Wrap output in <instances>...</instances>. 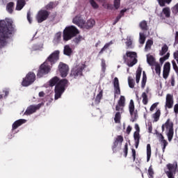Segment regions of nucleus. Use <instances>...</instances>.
<instances>
[{
	"label": "nucleus",
	"instance_id": "obj_1",
	"mask_svg": "<svg viewBox=\"0 0 178 178\" xmlns=\"http://www.w3.org/2000/svg\"><path fill=\"white\" fill-rule=\"evenodd\" d=\"M49 84L51 87H54V86L56 84L55 87L54 95V99L56 100L59 99V98H60V97L62 96V94L65 92V86L67 84V80H59V78H58V76H54L49 81Z\"/></svg>",
	"mask_w": 178,
	"mask_h": 178
},
{
	"label": "nucleus",
	"instance_id": "obj_2",
	"mask_svg": "<svg viewBox=\"0 0 178 178\" xmlns=\"http://www.w3.org/2000/svg\"><path fill=\"white\" fill-rule=\"evenodd\" d=\"M5 23L6 26L0 30V47H3V45H5V38L10 37L13 33V26L12 25L13 21L7 18L5 19Z\"/></svg>",
	"mask_w": 178,
	"mask_h": 178
},
{
	"label": "nucleus",
	"instance_id": "obj_3",
	"mask_svg": "<svg viewBox=\"0 0 178 178\" xmlns=\"http://www.w3.org/2000/svg\"><path fill=\"white\" fill-rule=\"evenodd\" d=\"M76 34H79V29L77 28L74 26H67L63 31V40L69 41V40H72Z\"/></svg>",
	"mask_w": 178,
	"mask_h": 178
},
{
	"label": "nucleus",
	"instance_id": "obj_4",
	"mask_svg": "<svg viewBox=\"0 0 178 178\" xmlns=\"http://www.w3.org/2000/svg\"><path fill=\"white\" fill-rule=\"evenodd\" d=\"M137 53L134 51H127L124 56V59L129 67H133L137 63Z\"/></svg>",
	"mask_w": 178,
	"mask_h": 178
},
{
	"label": "nucleus",
	"instance_id": "obj_5",
	"mask_svg": "<svg viewBox=\"0 0 178 178\" xmlns=\"http://www.w3.org/2000/svg\"><path fill=\"white\" fill-rule=\"evenodd\" d=\"M162 131L166 132L168 141H170L173 138V122L170 120H168L165 124L162 125Z\"/></svg>",
	"mask_w": 178,
	"mask_h": 178
},
{
	"label": "nucleus",
	"instance_id": "obj_6",
	"mask_svg": "<svg viewBox=\"0 0 178 178\" xmlns=\"http://www.w3.org/2000/svg\"><path fill=\"white\" fill-rule=\"evenodd\" d=\"M34 81H35V74L33 72H29L23 79L22 86L23 87H29V86H31Z\"/></svg>",
	"mask_w": 178,
	"mask_h": 178
},
{
	"label": "nucleus",
	"instance_id": "obj_7",
	"mask_svg": "<svg viewBox=\"0 0 178 178\" xmlns=\"http://www.w3.org/2000/svg\"><path fill=\"white\" fill-rule=\"evenodd\" d=\"M51 67L49 65V61L46 60L44 63H43L38 70V77H42V76L45 74H48L49 72H51Z\"/></svg>",
	"mask_w": 178,
	"mask_h": 178
},
{
	"label": "nucleus",
	"instance_id": "obj_8",
	"mask_svg": "<svg viewBox=\"0 0 178 178\" xmlns=\"http://www.w3.org/2000/svg\"><path fill=\"white\" fill-rule=\"evenodd\" d=\"M176 169H177V163L167 165V168H165V172L168 178H175Z\"/></svg>",
	"mask_w": 178,
	"mask_h": 178
},
{
	"label": "nucleus",
	"instance_id": "obj_9",
	"mask_svg": "<svg viewBox=\"0 0 178 178\" xmlns=\"http://www.w3.org/2000/svg\"><path fill=\"white\" fill-rule=\"evenodd\" d=\"M60 55V51L56 50L53 51L47 58V61L49 62L51 65H55L58 60H59Z\"/></svg>",
	"mask_w": 178,
	"mask_h": 178
},
{
	"label": "nucleus",
	"instance_id": "obj_10",
	"mask_svg": "<svg viewBox=\"0 0 178 178\" xmlns=\"http://www.w3.org/2000/svg\"><path fill=\"white\" fill-rule=\"evenodd\" d=\"M83 72V67L81 65H75L72 67L71 70L70 76L74 77V79H77L81 76Z\"/></svg>",
	"mask_w": 178,
	"mask_h": 178
},
{
	"label": "nucleus",
	"instance_id": "obj_11",
	"mask_svg": "<svg viewBox=\"0 0 178 178\" xmlns=\"http://www.w3.org/2000/svg\"><path fill=\"white\" fill-rule=\"evenodd\" d=\"M48 16H49V13L45 10H40L36 15V20L38 23H42L44 20L48 19Z\"/></svg>",
	"mask_w": 178,
	"mask_h": 178
},
{
	"label": "nucleus",
	"instance_id": "obj_12",
	"mask_svg": "<svg viewBox=\"0 0 178 178\" xmlns=\"http://www.w3.org/2000/svg\"><path fill=\"white\" fill-rule=\"evenodd\" d=\"M61 77H66L69 73V65L60 63L58 67Z\"/></svg>",
	"mask_w": 178,
	"mask_h": 178
},
{
	"label": "nucleus",
	"instance_id": "obj_13",
	"mask_svg": "<svg viewBox=\"0 0 178 178\" xmlns=\"http://www.w3.org/2000/svg\"><path fill=\"white\" fill-rule=\"evenodd\" d=\"M126 105V97L123 95L120 97L119 100L118 101V104L115 107V111H118L119 112H122L123 108H124Z\"/></svg>",
	"mask_w": 178,
	"mask_h": 178
},
{
	"label": "nucleus",
	"instance_id": "obj_14",
	"mask_svg": "<svg viewBox=\"0 0 178 178\" xmlns=\"http://www.w3.org/2000/svg\"><path fill=\"white\" fill-rule=\"evenodd\" d=\"M135 129L136 130L134 134V138L135 141L136 148H138V145L140 144V127L136 124Z\"/></svg>",
	"mask_w": 178,
	"mask_h": 178
},
{
	"label": "nucleus",
	"instance_id": "obj_15",
	"mask_svg": "<svg viewBox=\"0 0 178 178\" xmlns=\"http://www.w3.org/2000/svg\"><path fill=\"white\" fill-rule=\"evenodd\" d=\"M129 110L132 118V122H134V120L137 119V112L134 110V102L133 101V99L130 100Z\"/></svg>",
	"mask_w": 178,
	"mask_h": 178
},
{
	"label": "nucleus",
	"instance_id": "obj_16",
	"mask_svg": "<svg viewBox=\"0 0 178 178\" xmlns=\"http://www.w3.org/2000/svg\"><path fill=\"white\" fill-rule=\"evenodd\" d=\"M173 104H175V101L173 100V95L167 94L165 97V108H168L170 109L173 107Z\"/></svg>",
	"mask_w": 178,
	"mask_h": 178
},
{
	"label": "nucleus",
	"instance_id": "obj_17",
	"mask_svg": "<svg viewBox=\"0 0 178 178\" xmlns=\"http://www.w3.org/2000/svg\"><path fill=\"white\" fill-rule=\"evenodd\" d=\"M113 86H114L115 98H116L118 95H120V86L119 84V79H118V77L114 78Z\"/></svg>",
	"mask_w": 178,
	"mask_h": 178
},
{
	"label": "nucleus",
	"instance_id": "obj_18",
	"mask_svg": "<svg viewBox=\"0 0 178 178\" xmlns=\"http://www.w3.org/2000/svg\"><path fill=\"white\" fill-rule=\"evenodd\" d=\"M170 73V63H165L163 69V79H168L169 74Z\"/></svg>",
	"mask_w": 178,
	"mask_h": 178
},
{
	"label": "nucleus",
	"instance_id": "obj_19",
	"mask_svg": "<svg viewBox=\"0 0 178 178\" xmlns=\"http://www.w3.org/2000/svg\"><path fill=\"white\" fill-rule=\"evenodd\" d=\"M42 106V104H39L35 106H30L27 108L25 115H31V113H34L37 109H40Z\"/></svg>",
	"mask_w": 178,
	"mask_h": 178
},
{
	"label": "nucleus",
	"instance_id": "obj_20",
	"mask_svg": "<svg viewBox=\"0 0 178 178\" xmlns=\"http://www.w3.org/2000/svg\"><path fill=\"white\" fill-rule=\"evenodd\" d=\"M72 23H74V24H76V26H79V27H81H81L83 26V24L84 23V19L81 16L77 15L74 17Z\"/></svg>",
	"mask_w": 178,
	"mask_h": 178
},
{
	"label": "nucleus",
	"instance_id": "obj_21",
	"mask_svg": "<svg viewBox=\"0 0 178 178\" xmlns=\"http://www.w3.org/2000/svg\"><path fill=\"white\" fill-rule=\"evenodd\" d=\"M83 26L81 29H92L95 26V20L90 19L87 21V22H83Z\"/></svg>",
	"mask_w": 178,
	"mask_h": 178
},
{
	"label": "nucleus",
	"instance_id": "obj_22",
	"mask_svg": "<svg viewBox=\"0 0 178 178\" xmlns=\"http://www.w3.org/2000/svg\"><path fill=\"white\" fill-rule=\"evenodd\" d=\"M122 143H123V136H118L113 145V149H115L117 147H122Z\"/></svg>",
	"mask_w": 178,
	"mask_h": 178
},
{
	"label": "nucleus",
	"instance_id": "obj_23",
	"mask_svg": "<svg viewBox=\"0 0 178 178\" xmlns=\"http://www.w3.org/2000/svg\"><path fill=\"white\" fill-rule=\"evenodd\" d=\"M26 122H27V120H18L15 121L13 124V130H16V129H17V127H19V126H22V124H24V123H26Z\"/></svg>",
	"mask_w": 178,
	"mask_h": 178
},
{
	"label": "nucleus",
	"instance_id": "obj_24",
	"mask_svg": "<svg viewBox=\"0 0 178 178\" xmlns=\"http://www.w3.org/2000/svg\"><path fill=\"white\" fill-rule=\"evenodd\" d=\"M25 5L26 1L24 0H18L17 1L16 10H22Z\"/></svg>",
	"mask_w": 178,
	"mask_h": 178
},
{
	"label": "nucleus",
	"instance_id": "obj_25",
	"mask_svg": "<svg viewBox=\"0 0 178 178\" xmlns=\"http://www.w3.org/2000/svg\"><path fill=\"white\" fill-rule=\"evenodd\" d=\"M61 39H62V32L56 33L53 40L54 44H59V42H60Z\"/></svg>",
	"mask_w": 178,
	"mask_h": 178
},
{
	"label": "nucleus",
	"instance_id": "obj_26",
	"mask_svg": "<svg viewBox=\"0 0 178 178\" xmlns=\"http://www.w3.org/2000/svg\"><path fill=\"white\" fill-rule=\"evenodd\" d=\"M159 140L161 144L163 152H165V149L166 148V145H168V142L163 138V136L159 135Z\"/></svg>",
	"mask_w": 178,
	"mask_h": 178
},
{
	"label": "nucleus",
	"instance_id": "obj_27",
	"mask_svg": "<svg viewBox=\"0 0 178 178\" xmlns=\"http://www.w3.org/2000/svg\"><path fill=\"white\" fill-rule=\"evenodd\" d=\"M101 68L102 76H105V72H106V61L104 59L101 60Z\"/></svg>",
	"mask_w": 178,
	"mask_h": 178
},
{
	"label": "nucleus",
	"instance_id": "obj_28",
	"mask_svg": "<svg viewBox=\"0 0 178 178\" xmlns=\"http://www.w3.org/2000/svg\"><path fill=\"white\" fill-rule=\"evenodd\" d=\"M64 55H66L67 56H70L72 55V53L73 52V50L70 48V46L69 45H65L64 47Z\"/></svg>",
	"mask_w": 178,
	"mask_h": 178
},
{
	"label": "nucleus",
	"instance_id": "obj_29",
	"mask_svg": "<svg viewBox=\"0 0 178 178\" xmlns=\"http://www.w3.org/2000/svg\"><path fill=\"white\" fill-rule=\"evenodd\" d=\"M147 62L149 65H150V66H154L155 64H156V63H155V58L154 56L149 54L147 56Z\"/></svg>",
	"mask_w": 178,
	"mask_h": 178
},
{
	"label": "nucleus",
	"instance_id": "obj_30",
	"mask_svg": "<svg viewBox=\"0 0 178 178\" xmlns=\"http://www.w3.org/2000/svg\"><path fill=\"white\" fill-rule=\"evenodd\" d=\"M163 15L165 17H170V8L169 7H166L163 9L161 15Z\"/></svg>",
	"mask_w": 178,
	"mask_h": 178
},
{
	"label": "nucleus",
	"instance_id": "obj_31",
	"mask_svg": "<svg viewBox=\"0 0 178 178\" xmlns=\"http://www.w3.org/2000/svg\"><path fill=\"white\" fill-rule=\"evenodd\" d=\"M141 98L143 104H144V105H147V104H148V95H147V93L143 92Z\"/></svg>",
	"mask_w": 178,
	"mask_h": 178
},
{
	"label": "nucleus",
	"instance_id": "obj_32",
	"mask_svg": "<svg viewBox=\"0 0 178 178\" xmlns=\"http://www.w3.org/2000/svg\"><path fill=\"white\" fill-rule=\"evenodd\" d=\"M149 159H151V145H147V161L149 162Z\"/></svg>",
	"mask_w": 178,
	"mask_h": 178
},
{
	"label": "nucleus",
	"instance_id": "obj_33",
	"mask_svg": "<svg viewBox=\"0 0 178 178\" xmlns=\"http://www.w3.org/2000/svg\"><path fill=\"white\" fill-rule=\"evenodd\" d=\"M125 44L128 48L131 47V44H133V37L131 35L127 36Z\"/></svg>",
	"mask_w": 178,
	"mask_h": 178
},
{
	"label": "nucleus",
	"instance_id": "obj_34",
	"mask_svg": "<svg viewBox=\"0 0 178 178\" xmlns=\"http://www.w3.org/2000/svg\"><path fill=\"white\" fill-rule=\"evenodd\" d=\"M141 67H138L136 71V83H140V78L141 77Z\"/></svg>",
	"mask_w": 178,
	"mask_h": 178
},
{
	"label": "nucleus",
	"instance_id": "obj_35",
	"mask_svg": "<svg viewBox=\"0 0 178 178\" xmlns=\"http://www.w3.org/2000/svg\"><path fill=\"white\" fill-rule=\"evenodd\" d=\"M157 1L159 2V5H160V6H165V3L169 5L170 3V2H172V0H157Z\"/></svg>",
	"mask_w": 178,
	"mask_h": 178
},
{
	"label": "nucleus",
	"instance_id": "obj_36",
	"mask_svg": "<svg viewBox=\"0 0 178 178\" xmlns=\"http://www.w3.org/2000/svg\"><path fill=\"white\" fill-rule=\"evenodd\" d=\"M139 42L142 44L145 42V35H144L143 33H139Z\"/></svg>",
	"mask_w": 178,
	"mask_h": 178
},
{
	"label": "nucleus",
	"instance_id": "obj_37",
	"mask_svg": "<svg viewBox=\"0 0 178 178\" xmlns=\"http://www.w3.org/2000/svg\"><path fill=\"white\" fill-rule=\"evenodd\" d=\"M159 116H161V111L157 110L156 112L153 114V118L154 119V122H158Z\"/></svg>",
	"mask_w": 178,
	"mask_h": 178
},
{
	"label": "nucleus",
	"instance_id": "obj_38",
	"mask_svg": "<svg viewBox=\"0 0 178 178\" xmlns=\"http://www.w3.org/2000/svg\"><path fill=\"white\" fill-rule=\"evenodd\" d=\"M152 44H154V42H152V40H147L145 48V51H148V49H150L151 47L152 46Z\"/></svg>",
	"mask_w": 178,
	"mask_h": 178
},
{
	"label": "nucleus",
	"instance_id": "obj_39",
	"mask_svg": "<svg viewBox=\"0 0 178 178\" xmlns=\"http://www.w3.org/2000/svg\"><path fill=\"white\" fill-rule=\"evenodd\" d=\"M15 3L13 2H10L7 5V10L9 12V13H12L13 12V6Z\"/></svg>",
	"mask_w": 178,
	"mask_h": 178
},
{
	"label": "nucleus",
	"instance_id": "obj_40",
	"mask_svg": "<svg viewBox=\"0 0 178 178\" xmlns=\"http://www.w3.org/2000/svg\"><path fill=\"white\" fill-rule=\"evenodd\" d=\"M147 83V75H145V72H143V79H142V88L145 87V83Z\"/></svg>",
	"mask_w": 178,
	"mask_h": 178
},
{
	"label": "nucleus",
	"instance_id": "obj_41",
	"mask_svg": "<svg viewBox=\"0 0 178 178\" xmlns=\"http://www.w3.org/2000/svg\"><path fill=\"white\" fill-rule=\"evenodd\" d=\"M120 118H121L120 113V112L116 113L114 118V120L115 123H120Z\"/></svg>",
	"mask_w": 178,
	"mask_h": 178
},
{
	"label": "nucleus",
	"instance_id": "obj_42",
	"mask_svg": "<svg viewBox=\"0 0 178 178\" xmlns=\"http://www.w3.org/2000/svg\"><path fill=\"white\" fill-rule=\"evenodd\" d=\"M128 84L130 88H134V79L131 77L128 78Z\"/></svg>",
	"mask_w": 178,
	"mask_h": 178
},
{
	"label": "nucleus",
	"instance_id": "obj_43",
	"mask_svg": "<svg viewBox=\"0 0 178 178\" xmlns=\"http://www.w3.org/2000/svg\"><path fill=\"white\" fill-rule=\"evenodd\" d=\"M90 3L91 6L93 8V9H98L99 8V6H98V3L95 2L94 0H90Z\"/></svg>",
	"mask_w": 178,
	"mask_h": 178
},
{
	"label": "nucleus",
	"instance_id": "obj_44",
	"mask_svg": "<svg viewBox=\"0 0 178 178\" xmlns=\"http://www.w3.org/2000/svg\"><path fill=\"white\" fill-rule=\"evenodd\" d=\"M154 65L155 66V71L156 74H161V65L156 63Z\"/></svg>",
	"mask_w": 178,
	"mask_h": 178
},
{
	"label": "nucleus",
	"instance_id": "obj_45",
	"mask_svg": "<svg viewBox=\"0 0 178 178\" xmlns=\"http://www.w3.org/2000/svg\"><path fill=\"white\" fill-rule=\"evenodd\" d=\"M101 98H102V91H100L99 94L97 95L95 99L96 104H99Z\"/></svg>",
	"mask_w": 178,
	"mask_h": 178
},
{
	"label": "nucleus",
	"instance_id": "obj_46",
	"mask_svg": "<svg viewBox=\"0 0 178 178\" xmlns=\"http://www.w3.org/2000/svg\"><path fill=\"white\" fill-rule=\"evenodd\" d=\"M125 12H127V9L124 8L120 11V15L117 17V20H120L121 17L124 15Z\"/></svg>",
	"mask_w": 178,
	"mask_h": 178
},
{
	"label": "nucleus",
	"instance_id": "obj_47",
	"mask_svg": "<svg viewBox=\"0 0 178 178\" xmlns=\"http://www.w3.org/2000/svg\"><path fill=\"white\" fill-rule=\"evenodd\" d=\"M168 49H169V48L168 47L167 45L163 46L160 54H161V55H165V52H168Z\"/></svg>",
	"mask_w": 178,
	"mask_h": 178
},
{
	"label": "nucleus",
	"instance_id": "obj_48",
	"mask_svg": "<svg viewBox=\"0 0 178 178\" xmlns=\"http://www.w3.org/2000/svg\"><path fill=\"white\" fill-rule=\"evenodd\" d=\"M158 105H159V102H156V103L153 104L149 108L150 112H154V111H155V109L156 108V106H158Z\"/></svg>",
	"mask_w": 178,
	"mask_h": 178
},
{
	"label": "nucleus",
	"instance_id": "obj_49",
	"mask_svg": "<svg viewBox=\"0 0 178 178\" xmlns=\"http://www.w3.org/2000/svg\"><path fill=\"white\" fill-rule=\"evenodd\" d=\"M172 13H174V15H177V13H178V3L175 4L172 8Z\"/></svg>",
	"mask_w": 178,
	"mask_h": 178
},
{
	"label": "nucleus",
	"instance_id": "obj_50",
	"mask_svg": "<svg viewBox=\"0 0 178 178\" xmlns=\"http://www.w3.org/2000/svg\"><path fill=\"white\" fill-rule=\"evenodd\" d=\"M169 56L170 54L169 53H168L165 56H164L163 58H160V62L161 63H163V62H165V60H168V59H169Z\"/></svg>",
	"mask_w": 178,
	"mask_h": 178
},
{
	"label": "nucleus",
	"instance_id": "obj_51",
	"mask_svg": "<svg viewBox=\"0 0 178 178\" xmlns=\"http://www.w3.org/2000/svg\"><path fill=\"white\" fill-rule=\"evenodd\" d=\"M140 29H142L143 30H145V29H147V22L145 21H143L140 23Z\"/></svg>",
	"mask_w": 178,
	"mask_h": 178
},
{
	"label": "nucleus",
	"instance_id": "obj_52",
	"mask_svg": "<svg viewBox=\"0 0 178 178\" xmlns=\"http://www.w3.org/2000/svg\"><path fill=\"white\" fill-rule=\"evenodd\" d=\"M120 6V0H114V8L119 9Z\"/></svg>",
	"mask_w": 178,
	"mask_h": 178
},
{
	"label": "nucleus",
	"instance_id": "obj_53",
	"mask_svg": "<svg viewBox=\"0 0 178 178\" xmlns=\"http://www.w3.org/2000/svg\"><path fill=\"white\" fill-rule=\"evenodd\" d=\"M83 40H84V38H83L82 36L79 35L75 38L74 41L75 42H76V44H79V42L83 41Z\"/></svg>",
	"mask_w": 178,
	"mask_h": 178
},
{
	"label": "nucleus",
	"instance_id": "obj_54",
	"mask_svg": "<svg viewBox=\"0 0 178 178\" xmlns=\"http://www.w3.org/2000/svg\"><path fill=\"white\" fill-rule=\"evenodd\" d=\"M109 45H112V42H110L104 45V47L102 49L101 53H102L103 51H105L107 48H108Z\"/></svg>",
	"mask_w": 178,
	"mask_h": 178
},
{
	"label": "nucleus",
	"instance_id": "obj_55",
	"mask_svg": "<svg viewBox=\"0 0 178 178\" xmlns=\"http://www.w3.org/2000/svg\"><path fill=\"white\" fill-rule=\"evenodd\" d=\"M149 175L152 177V175H154V170H152V168L149 167L148 170Z\"/></svg>",
	"mask_w": 178,
	"mask_h": 178
},
{
	"label": "nucleus",
	"instance_id": "obj_56",
	"mask_svg": "<svg viewBox=\"0 0 178 178\" xmlns=\"http://www.w3.org/2000/svg\"><path fill=\"white\" fill-rule=\"evenodd\" d=\"M54 8V3H49L46 6L47 9H52Z\"/></svg>",
	"mask_w": 178,
	"mask_h": 178
},
{
	"label": "nucleus",
	"instance_id": "obj_57",
	"mask_svg": "<svg viewBox=\"0 0 178 178\" xmlns=\"http://www.w3.org/2000/svg\"><path fill=\"white\" fill-rule=\"evenodd\" d=\"M129 151V149L127 148V144H126L124 145V156H127V152Z\"/></svg>",
	"mask_w": 178,
	"mask_h": 178
},
{
	"label": "nucleus",
	"instance_id": "obj_58",
	"mask_svg": "<svg viewBox=\"0 0 178 178\" xmlns=\"http://www.w3.org/2000/svg\"><path fill=\"white\" fill-rule=\"evenodd\" d=\"M175 84H176V81H175V77L171 78V86L172 87H175Z\"/></svg>",
	"mask_w": 178,
	"mask_h": 178
},
{
	"label": "nucleus",
	"instance_id": "obj_59",
	"mask_svg": "<svg viewBox=\"0 0 178 178\" xmlns=\"http://www.w3.org/2000/svg\"><path fill=\"white\" fill-rule=\"evenodd\" d=\"M174 112L175 113H178V104H176L174 106Z\"/></svg>",
	"mask_w": 178,
	"mask_h": 178
},
{
	"label": "nucleus",
	"instance_id": "obj_60",
	"mask_svg": "<svg viewBox=\"0 0 178 178\" xmlns=\"http://www.w3.org/2000/svg\"><path fill=\"white\" fill-rule=\"evenodd\" d=\"M172 64L173 68L175 70H177V65L176 64V62L175 60H172Z\"/></svg>",
	"mask_w": 178,
	"mask_h": 178
},
{
	"label": "nucleus",
	"instance_id": "obj_61",
	"mask_svg": "<svg viewBox=\"0 0 178 178\" xmlns=\"http://www.w3.org/2000/svg\"><path fill=\"white\" fill-rule=\"evenodd\" d=\"M30 16H31L30 13H28V14H27V19H28L29 22L30 24H31V17Z\"/></svg>",
	"mask_w": 178,
	"mask_h": 178
},
{
	"label": "nucleus",
	"instance_id": "obj_62",
	"mask_svg": "<svg viewBox=\"0 0 178 178\" xmlns=\"http://www.w3.org/2000/svg\"><path fill=\"white\" fill-rule=\"evenodd\" d=\"M131 131V127L130 126H128L127 128V133L128 134H130V132Z\"/></svg>",
	"mask_w": 178,
	"mask_h": 178
},
{
	"label": "nucleus",
	"instance_id": "obj_63",
	"mask_svg": "<svg viewBox=\"0 0 178 178\" xmlns=\"http://www.w3.org/2000/svg\"><path fill=\"white\" fill-rule=\"evenodd\" d=\"M4 95V97H6L8 95V94H9V90L8 89H6L3 91Z\"/></svg>",
	"mask_w": 178,
	"mask_h": 178
},
{
	"label": "nucleus",
	"instance_id": "obj_64",
	"mask_svg": "<svg viewBox=\"0 0 178 178\" xmlns=\"http://www.w3.org/2000/svg\"><path fill=\"white\" fill-rule=\"evenodd\" d=\"M132 156L134 159H136V150L134 149H132Z\"/></svg>",
	"mask_w": 178,
	"mask_h": 178
}]
</instances>
